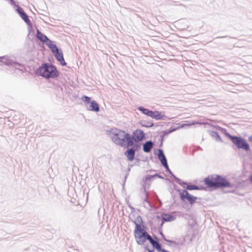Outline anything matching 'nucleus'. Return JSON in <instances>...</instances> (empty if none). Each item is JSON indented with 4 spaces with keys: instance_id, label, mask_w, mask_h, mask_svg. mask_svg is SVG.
Here are the masks:
<instances>
[{
    "instance_id": "nucleus-1",
    "label": "nucleus",
    "mask_w": 252,
    "mask_h": 252,
    "mask_svg": "<svg viewBox=\"0 0 252 252\" xmlns=\"http://www.w3.org/2000/svg\"><path fill=\"white\" fill-rule=\"evenodd\" d=\"M135 226L134 230V236L136 242L139 245H144L147 241L153 246V248L150 249L148 246L146 247L149 252H154V248L159 252H169L164 249H162L160 245L158 242L154 240L152 236L148 233L147 228L144 224L135 222Z\"/></svg>"
},
{
    "instance_id": "nucleus-2",
    "label": "nucleus",
    "mask_w": 252,
    "mask_h": 252,
    "mask_svg": "<svg viewBox=\"0 0 252 252\" xmlns=\"http://www.w3.org/2000/svg\"><path fill=\"white\" fill-rule=\"evenodd\" d=\"M205 185L212 189L230 187V183L222 177L217 175L209 176L204 179Z\"/></svg>"
},
{
    "instance_id": "nucleus-3",
    "label": "nucleus",
    "mask_w": 252,
    "mask_h": 252,
    "mask_svg": "<svg viewBox=\"0 0 252 252\" xmlns=\"http://www.w3.org/2000/svg\"><path fill=\"white\" fill-rule=\"evenodd\" d=\"M112 139L114 143L122 146L126 145L128 147L133 145L130 135L123 130H120L114 133L112 136Z\"/></svg>"
},
{
    "instance_id": "nucleus-4",
    "label": "nucleus",
    "mask_w": 252,
    "mask_h": 252,
    "mask_svg": "<svg viewBox=\"0 0 252 252\" xmlns=\"http://www.w3.org/2000/svg\"><path fill=\"white\" fill-rule=\"evenodd\" d=\"M36 73L46 78H54L59 75L58 71L55 66L46 63L40 66L37 70Z\"/></svg>"
},
{
    "instance_id": "nucleus-5",
    "label": "nucleus",
    "mask_w": 252,
    "mask_h": 252,
    "mask_svg": "<svg viewBox=\"0 0 252 252\" xmlns=\"http://www.w3.org/2000/svg\"><path fill=\"white\" fill-rule=\"evenodd\" d=\"M228 137L239 149H242L246 151L250 150V147L246 141L240 137L229 135Z\"/></svg>"
},
{
    "instance_id": "nucleus-6",
    "label": "nucleus",
    "mask_w": 252,
    "mask_h": 252,
    "mask_svg": "<svg viewBox=\"0 0 252 252\" xmlns=\"http://www.w3.org/2000/svg\"><path fill=\"white\" fill-rule=\"evenodd\" d=\"M138 109L143 114L150 116L153 119L156 120H160L162 119L163 116L161 115L160 112L158 111H151L142 107H139Z\"/></svg>"
},
{
    "instance_id": "nucleus-7",
    "label": "nucleus",
    "mask_w": 252,
    "mask_h": 252,
    "mask_svg": "<svg viewBox=\"0 0 252 252\" xmlns=\"http://www.w3.org/2000/svg\"><path fill=\"white\" fill-rule=\"evenodd\" d=\"M145 138V133L144 132L140 129H137L134 131L132 133V141L135 142L141 141Z\"/></svg>"
},
{
    "instance_id": "nucleus-8",
    "label": "nucleus",
    "mask_w": 252,
    "mask_h": 252,
    "mask_svg": "<svg viewBox=\"0 0 252 252\" xmlns=\"http://www.w3.org/2000/svg\"><path fill=\"white\" fill-rule=\"evenodd\" d=\"M180 195L183 200L184 201L185 200H187L190 204L194 203L196 199V197H194L191 195L186 190H184L182 192H180Z\"/></svg>"
},
{
    "instance_id": "nucleus-9",
    "label": "nucleus",
    "mask_w": 252,
    "mask_h": 252,
    "mask_svg": "<svg viewBox=\"0 0 252 252\" xmlns=\"http://www.w3.org/2000/svg\"><path fill=\"white\" fill-rule=\"evenodd\" d=\"M54 55L56 59L58 61H59L63 65H66V63L63 59V55L62 51L59 50L58 52H56L54 54Z\"/></svg>"
},
{
    "instance_id": "nucleus-10",
    "label": "nucleus",
    "mask_w": 252,
    "mask_h": 252,
    "mask_svg": "<svg viewBox=\"0 0 252 252\" xmlns=\"http://www.w3.org/2000/svg\"><path fill=\"white\" fill-rule=\"evenodd\" d=\"M17 11L18 12V13L19 14V15H20V17H21V18L25 22H26L27 23H30V20H29L28 15L24 12V11H23V10L21 8L18 7L17 9Z\"/></svg>"
},
{
    "instance_id": "nucleus-11",
    "label": "nucleus",
    "mask_w": 252,
    "mask_h": 252,
    "mask_svg": "<svg viewBox=\"0 0 252 252\" xmlns=\"http://www.w3.org/2000/svg\"><path fill=\"white\" fill-rule=\"evenodd\" d=\"M125 155L128 160L132 161L134 158L135 151L132 149H129L125 153Z\"/></svg>"
},
{
    "instance_id": "nucleus-12",
    "label": "nucleus",
    "mask_w": 252,
    "mask_h": 252,
    "mask_svg": "<svg viewBox=\"0 0 252 252\" xmlns=\"http://www.w3.org/2000/svg\"><path fill=\"white\" fill-rule=\"evenodd\" d=\"M37 38L42 42H46V43L50 40L48 37L40 32L38 29L37 30Z\"/></svg>"
},
{
    "instance_id": "nucleus-13",
    "label": "nucleus",
    "mask_w": 252,
    "mask_h": 252,
    "mask_svg": "<svg viewBox=\"0 0 252 252\" xmlns=\"http://www.w3.org/2000/svg\"><path fill=\"white\" fill-rule=\"evenodd\" d=\"M48 47L51 49L53 54H54L56 52H58L59 50L56 46V45L54 43V42L50 40L46 43Z\"/></svg>"
},
{
    "instance_id": "nucleus-14",
    "label": "nucleus",
    "mask_w": 252,
    "mask_h": 252,
    "mask_svg": "<svg viewBox=\"0 0 252 252\" xmlns=\"http://www.w3.org/2000/svg\"><path fill=\"white\" fill-rule=\"evenodd\" d=\"M153 147V143L151 141L146 142L143 145V150L145 152H150Z\"/></svg>"
},
{
    "instance_id": "nucleus-15",
    "label": "nucleus",
    "mask_w": 252,
    "mask_h": 252,
    "mask_svg": "<svg viewBox=\"0 0 252 252\" xmlns=\"http://www.w3.org/2000/svg\"><path fill=\"white\" fill-rule=\"evenodd\" d=\"M90 110L91 111H95V112H98L99 110V108L98 104L95 101H93L91 103L90 105Z\"/></svg>"
},
{
    "instance_id": "nucleus-16",
    "label": "nucleus",
    "mask_w": 252,
    "mask_h": 252,
    "mask_svg": "<svg viewBox=\"0 0 252 252\" xmlns=\"http://www.w3.org/2000/svg\"><path fill=\"white\" fill-rule=\"evenodd\" d=\"M159 158L162 164L167 162L166 159L161 151H159Z\"/></svg>"
},
{
    "instance_id": "nucleus-17",
    "label": "nucleus",
    "mask_w": 252,
    "mask_h": 252,
    "mask_svg": "<svg viewBox=\"0 0 252 252\" xmlns=\"http://www.w3.org/2000/svg\"><path fill=\"white\" fill-rule=\"evenodd\" d=\"M187 189L189 190H194V189H199V188L194 185H188L187 186Z\"/></svg>"
},
{
    "instance_id": "nucleus-18",
    "label": "nucleus",
    "mask_w": 252,
    "mask_h": 252,
    "mask_svg": "<svg viewBox=\"0 0 252 252\" xmlns=\"http://www.w3.org/2000/svg\"><path fill=\"white\" fill-rule=\"evenodd\" d=\"M82 100L87 103H89L91 101V98L87 96H84L82 97Z\"/></svg>"
},
{
    "instance_id": "nucleus-19",
    "label": "nucleus",
    "mask_w": 252,
    "mask_h": 252,
    "mask_svg": "<svg viewBox=\"0 0 252 252\" xmlns=\"http://www.w3.org/2000/svg\"><path fill=\"white\" fill-rule=\"evenodd\" d=\"M166 168V169L167 170H169V167H168V164H167V163L166 162V163H164L163 164H162Z\"/></svg>"
},
{
    "instance_id": "nucleus-20",
    "label": "nucleus",
    "mask_w": 252,
    "mask_h": 252,
    "mask_svg": "<svg viewBox=\"0 0 252 252\" xmlns=\"http://www.w3.org/2000/svg\"><path fill=\"white\" fill-rule=\"evenodd\" d=\"M166 168V169L167 170H169V167H168V164H167V163L166 162V163H164L163 164H162Z\"/></svg>"
},
{
    "instance_id": "nucleus-21",
    "label": "nucleus",
    "mask_w": 252,
    "mask_h": 252,
    "mask_svg": "<svg viewBox=\"0 0 252 252\" xmlns=\"http://www.w3.org/2000/svg\"><path fill=\"white\" fill-rule=\"evenodd\" d=\"M249 141L251 142H252V135L249 137Z\"/></svg>"
},
{
    "instance_id": "nucleus-22",
    "label": "nucleus",
    "mask_w": 252,
    "mask_h": 252,
    "mask_svg": "<svg viewBox=\"0 0 252 252\" xmlns=\"http://www.w3.org/2000/svg\"><path fill=\"white\" fill-rule=\"evenodd\" d=\"M163 219L166 221H168L169 220H168L167 218H165V216L163 217Z\"/></svg>"
},
{
    "instance_id": "nucleus-23",
    "label": "nucleus",
    "mask_w": 252,
    "mask_h": 252,
    "mask_svg": "<svg viewBox=\"0 0 252 252\" xmlns=\"http://www.w3.org/2000/svg\"><path fill=\"white\" fill-rule=\"evenodd\" d=\"M250 180L251 182L252 183V175L250 177Z\"/></svg>"
}]
</instances>
